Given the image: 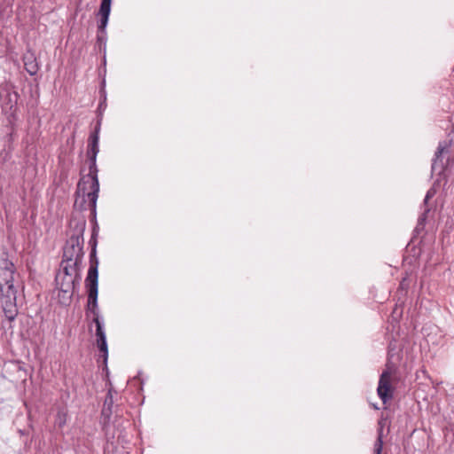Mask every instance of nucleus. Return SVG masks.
Masks as SVG:
<instances>
[{"mask_svg": "<svg viewBox=\"0 0 454 454\" xmlns=\"http://www.w3.org/2000/svg\"><path fill=\"white\" fill-rule=\"evenodd\" d=\"M101 121H98L94 131L90 135L87 165L88 172L85 169L81 170V178L77 184L76 199L74 207L79 210H90L92 215H96L97 200L99 192V183L98 178V167L96 163L98 149V133Z\"/></svg>", "mask_w": 454, "mask_h": 454, "instance_id": "obj_1", "label": "nucleus"}, {"mask_svg": "<svg viewBox=\"0 0 454 454\" xmlns=\"http://www.w3.org/2000/svg\"><path fill=\"white\" fill-rule=\"evenodd\" d=\"M85 286L88 290V304L87 310L94 316L93 322L96 325L97 345L102 353L103 362L106 364L108 357V348L106 343V333L103 324L99 320L98 311V262L90 264L88 275L85 279Z\"/></svg>", "mask_w": 454, "mask_h": 454, "instance_id": "obj_2", "label": "nucleus"}, {"mask_svg": "<svg viewBox=\"0 0 454 454\" xmlns=\"http://www.w3.org/2000/svg\"><path fill=\"white\" fill-rule=\"evenodd\" d=\"M82 255V246L80 239L72 236L63 248V260L60 266L65 273V279L59 288L62 292L67 293L74 288L77 276V265L81 262Z\"/></svg>", "mask_w": 454, "mask_h": 454, "instance_id": "obj_3", "label": "nucleus"}, {"mask_svg": "<svg viewBox=\"0 0 454 454\" xmlns=\"http://www.w3.org/2000/svg\"><path fill=\"white\" fill-rule=\"evenodd\" d=\"M4 283H0V303L5 318L9 322H12L18 316L17 306V286L14 285V271L10 269L3 270Z\"/></svg>", "mask_w": 454, "mask_h": 454, "instance_id": "obj_4", "label": "nucleus"}, {"mask_svg": "<svg viewBox=\"0 0 454 454\" xmlns=\"http://www.w3.org/2000/svg\"><path fill=\"white\" fill-rule=\"evenodd\" d=\"M18 94L11 82L0 84V105L3 114L13 113L16 110Z\"/></svg>", "mask_w": 454, "mask_h": 454, "instance_id": "obj_5", "label": "nucleus"}, {"mask_svg": "<svg viewBox=\"0 0 454 454\" xmlns=\"http://www.w3.org/2000/svg\"><path fill=\"white\" fill-rule=\"evenodd\" d=\"M377 393L384 403L392 399L393 388L391 386V372L388 370H385L381 373L379 380Z\"/></svg>", "mask_w": 454, "mask_h": 454, "instance_id": "obj_6", "label": "nucleus"}, {"mask_svg": "<svg viewBox=\"0 0 454 454\" xmlns=\"http://www.w3.org/2000/svg\"><path fill=\"white\" fill-rule=\"evenodd\" d=\"M112 0H102L98 15L99 16L98 31L104 33L108 23Z\"/></svg>", "mask_w": 454, "mask_h": 454, "instance_id": "obj_7", "label": "nucleus"}, {"mask_svg": "<svg viewBox=\"0 0 454 454\" xmlns=\"http://www.w3.org/2000/svg\"><path fill=\"white\" fill-rule=\"evenodd\" d=\"M24 66L27 72L33 75L38 71V65L34 58L33 54H27L24 57Z\"/></svg>", "mask_w": 454, "mask_h": 454, "instance_id": "obj_8", "label": "nucleus"}, {"mask_svg": "<svg viewBox=\"0 0 454 454\" xmlns=\"http://www.w3.org/2000/svg\"><path fill=\"white\" fill-rule=\"evenodd\" d=\"M446 148H447V144L445 142L439 143V145L437 147V151L435 153V159L434 160V162L432 164V168L433 169H435L436 165H437L439 160L442 161L441 157H442V153H443V152L445 151Z\"/></svg>", "mask_w": 454, "mask_h": 454, "instance_id": "obj_9", "label": "nucleus"}, {"mask_svg": "<svg viewBox=\"0 0 454 454\" xmlns=\"http://www.w3.org/2000/svg\"><path fill=\"white\" fill-rule=\"evenodd\" d=\"M383 449V439H382V430L379 432L378 437L374 442L373 446V454H381Z\"/></svg>", "mask_w": 454, "mask_h": 454, "instance_id": "obj_10", "label": "nucleus"}, {"mask_svg": "<svg viewBox=\"0 0 454 454\" xmlns=\"http://www.w3.org/2000/svg\"><path fill=\"white\" fill-rule=\"evenodd\" d=\"M434 193L435 192L433 189H430L427 191L425 200H424L425 204L427 203L428 200L431 199L434 195Z\"/></svg>", "mask_w": 454, "mask_h": 454, "instance_id": "obj_11", "label": "nucleus"}, {"mask_svg": "<svg viewBox=\"0 0 454 454\" xmlns=\"http://www.w3.org/2000/svg\"><path fill=\"white\" fill-rule=\"evenodd\" d=\"M113 404V396L111 395V390H109L108 395L105 401V405L111 406Z\"/></svg>", "mask_w": 454, "mask_h": 454, "instance_id": "obj_12", "label": "nucleus"}, {"mask_svg": "<svg viewBox=\"0 0 454 454\" xmlns=\"http://www.w3.org/2000/svg\"><path fill=\"white\" fill-rule=\"evenodd\" d=\"M104 100H106V97L104 98ZM106 110V104L105 101L100 102L98 106V114H101V112H104Z\"/></svg>", "mask_w": 454, "mask_h": 454, "instance_id": "obj_13", "label": "nucleus"}, {"mask_svg": "<svg viewBox=\"0 0 454 454\" xmlns=\"http://www.w3.org/2000/svg\"><path fill=\"white\" fill-rule=\"evenodd\" d=\"M427 211H428V210H426V212H425V213H424V214L419 217V223H422L425 221V219H426L425 214H426Z\"/></svg>", "mask_w": 454, "mask_h": 454, "instance_id": "obj_14", "label": "nucleus"}]
</instances>
